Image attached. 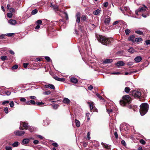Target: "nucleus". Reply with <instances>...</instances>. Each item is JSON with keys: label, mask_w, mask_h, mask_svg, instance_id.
<instances>
[{"label": "nucleus", "mask_w": 150, "mask_h": 150, "mask_svg": "<svg viewBox=\"0 0 150 150\" xmlns=\"http://www.w3.org/2000/svg\"><path fill=\"white\" fill-rule=\"evenodd\" d=\"M58 106L59 105L58 104H56L52 105V107L53 109H56L57 108Z\"/></svg>", "instance_id": "42"}, {"label": "nucleus", "mask_w": 150, "mask_h": 150, "mask_svg": "<svg viewBox=\"0 0 150 150\" xmlns=\"http://www.w3.org/2000/svg\"><path fill=\"white\" fill-rule=\"evenodd\" d=\"M25 133L24 131L17 130L14 132V134L16 136H21L23 135Z\"/></svg>", "instance_id": "6"}, {"label": "nucleus", "mask_w": 150, "mask_h": 150, "mask_svg": "<svg viewBox=\"0 0 150 150\" xmlns=\"http://www.w3.org/2000/svg\"><path fill=\"white\" fill-rule=\"evenodd\" d=\"M28 64H29L28 63H24L23 64V66L25 68H26L27 67L28 65Z\"/></svg>", "instance_id": "63"}, {"label": "nucleus", "mask_w": 150, "mask_h": 150, "mask_svg": "<svg viewBox=\"0 0 150 150\" xmlns=\"http://www.w3.org/2000/svg\"><path fill=\"white\" fill-rule=\"evenodd\" d=\"M29 98L30 99H36V97L35 96H29Z\"/></svg>", "instance_id": "61"}, {"label": "nucleus", "mask_w": 150, "mask_h": 150, "mask_svg": "<svg viewBox=\"0 0 150 150\" xmlns=\"http://www.w3.org/2000/svg\"><path fill=\"white\" fill-rule=\"evenodd\" d=\"M18 68V66L17 65L15 64L12 67V69H16Z\"/></svg>", "instance_id": "47"}, {"label": "nucleus", "mask_w": 150, "mask_h": 150, "mask_svg": "<svg viewBox=\"0 0 150 150\" xmlns=\"http://www.w3.org/2000/svg\"><path fill=\"white\" fill-rule=\"evenodd\" d=\"M38 12V10L37 9H35L33 10L31 13L32 15H35Z\"/></svg>", "instance_id": "31"}, {"label": "nucleus", "mask_w": 150, "mask_h": 150, "mask_svg": "<svg viewBox=\"0 0 150 150\" xmlns=\"http://www.w3.org/2000/svg\"><path fill=\"white\" fill-rule=\"evenodd\" d=\"M4 111L6 114H7L8 113V109L7 107H6L4 109Z\"/></svg>", "instance_id": "59"}, {"label": "nucleus", "mask_w": 150, "mask_h": 150, "mask_svg": "<svg viewBox=\"0 0 150 150\" xmlns=\"http://www.w3.org/2000/svg\"><path fill=\"white\" fill-rule=\"evenodd\" d=\"M30 104H31L32 105H35L36 104V103L35 101H34L33 100H30Z\"/></svg>", "instance_id": "37"}, {"label": "nucleus", "mask_w": 150, "mask_h": 150, "mask_svg": "<svg viewBox=\"0 0 150 150\" xmlns=\"http://www.w3.org/2000/svg\"><path fill=\"white\" fill-rule=\"evenodd\" d=\"M5 148L6 150H12V148L10 146H6Z\"/></svg>", "instance_id": "46"}, {"label": "nucleus", "mask_w": 150, "mask_h": 150, "mask_svg": "<svg viewBox=\"0 0 150 150\" xmlns=\"http://www.w3.org/2000/svg\"><path fill=\"white\" fill-rule=\"evenodd\" d=\"M125 62L122 61H119L115 63V65L117 67H119L120 66H122L124 65Z\"/></svg>", "instance_id": "8"}, {"label": "nucleus", "mask_w": 150, "mask_h": 150, "mask_svg": "<svg viewBox=\"0 0 150 150\" xmlns=\"http://www.w3.org/2000/svg\"><path fill=\"white\" fill-rule=\"evenodd\" d=\"M142 60V58L141 56H139L136 57L134 59V62L136 63L139 62Z\"/></svg>", "instance_id": "13"}, {"label": "nucleus", "mask_w": 150, "mask_h": 150, "mask_svg": "<svg viewBox=\"0 0 150 150\" xmlns=\"http://www.w3.org/2000/svg\"><path fill=\"white\" fill-rule=\"evenodd\" d=\"M26 99L23 97L21 98L20 99V100L21 102H25L26 101Z\"/></svg>", "instance_id": "57"}, {"label": "nucleus", "mask_w": 150, "mask_h": 150, "mask_svg": "<svg viewBox=\"0 0 150 150\" xmlns=\"http://www.w3.org/2000/svg\"><path fill=\"white\" fill-rule=\"evenodd\" d=\"M121 143L124 146H125L126 145V144L125 141L124 140H122L121 141Z\"/></svg>", "instance_id": "53"}, {"label": "nucleus", "mask_w": 150, "mask_h": 150, "mask_svg": "<svg viewBox=\"0 0 150 150\" xmlns=\"http://www.w3.org/2000/svg\"><path fill=\"white\" fill-rule=\"evenodd\" d=\"M131 94L135 97L139 98L140 96H144L143 91L141 90H134L131 92Z\"/></svg>", "instance_id": "4"}, {"label": "nucleus", "mask_w": 150, "mask_h": 150, "mask_svg": "<svg viewBox=\"0 0 150 150\" xmlns=\"http://www.w3.org/2000/svg\"><path fill=\"white\" fill-rule=\"evenodd\" d=\"M49 87H50L51 89H55V88L54 86L52 84H49Z\"/></svg>", "instance_id": "51"}, {"label": "nucleus", "mask_w": 150, "mask_h": 150, "mask_svg": "<svg viewBox=\"0 0 150 150\" xmlns=\"http://www.w3.org/2000/svg\"><path fill=\"white\" fill-rule=\"evenodd\" d=\"M30 139H33L31 138H25L23 139L21 144L23 145L28 144L29 142Z\"/></svg>", "instance_id": "7"}, {"label": "nucleus", "mask_w": 150, "mask_h": 150, "mask_svg": "<svg viewBox=\"0 0 150 150\" xmlns=\"http://www.w3.org/2000/svg\"><path fill=\"white\" fill-rule=\"evenodd\" d=\"M137 72V71H131L129 72H126L125 73V75H131L133 73H136Z\"/></svg>", "instance_id": "20"}, {"label": "nucleus", "mask_w": 150, "mask_h": 150, "mask_svg": "<svg viewBox=\"0 0 150 150\" xmlns=\"http://www.w3.org/2000/svg\"><path fill=\"white\" fill-rule=\"evenodd\" d=\"M133 64V62H129L127 63V65L128 66H132Z\"/></svg>", "instance_id": "54"}, {"label": "nucleus", "mask_w": 150, "mask_h": 150, "mask_svg": "<svg viewBox=\"0 0 150 150\" xmlns=\"http://www.w3.org/2000/svg\"><path fill=\"white\" fill-rule=\"evenodd\" d=\"M52 145L53 146H55V147H57L58 146V144L56 142H54L52 143Z\"/></svg>", "instance_id": "58"}, {"label": "nucleus", "mask_w": 150, "mask_h": 150, "mask_svg": "<svg viewBox=\"0 0 150 150\" xmlns=\"http://www.w3.org/2000/svg\"><path fill=\"white\" fill-rule=\"evenodd\" d=\"M100 10L97 9L93 12V13L95 15H97L100 13Z\"/></svg>", "instance_id": "24"}, {"label": "nucleus", "mask_w": 150, "mask_h": 150, "mask_svg": "<svg viewBox=\"0 0 150 150\" xmlns=\"http://www.w3.org/2000/svg\"><path fill=\"white\" fill-rule=\"evenodd\" d=\"M29 126L28 125V123L27 122H21L19 129L20 130H23L24 129L22 127V126L25 128V129L26 128H27V127H28Z\"/></svg>", "instance_id": "5"}, {"label": "nucleus", "mask_w": 150, "mask_h": 150, "mask_svg": "<svg viewBox=\"0 0 150 150\" xmlns=\"http://www.w3.org/2000/svg\"><path fill=\"white\" fill-rule=\"evenodd\" d=\"M25 129L28 130L31 132H33L34 131V127L30 126L28 127L27 128H26Z\"/></svg>", "instance_id": "18"}, {"label": "nucleus", "mask_w": 150, "mask_h": 150, "mask_svg": "<svg viewBox=\"0 0 150 150\" xmlns=\"http://www.w3.org/2000/svg\"><path fill=\"white\" fill-rule=\"evenodd\" d=\"M135 36L134 35H130L128 38V40L129 41L134 43Z\"/></svg>", "instance_id": "11"}, {"label": "nucleus", "mask_w": 150, "mask_h": 150, "mask_svg": "<svg viewBox=\"0 0 150 150\" xmlns=\"http://www.w3.org/2000/svg\"><path fill=\"white\" fill-rule=\"evenodd\" d=\"M125 0H116V3L118 5H120L121 4L124 2Z\"/></svg>", "instance_id": "25"}, {"label": "nucleus", "mask_w": 150, "mask_h": 150, "mask_svg": "<svg viewBox=\"0 0 150 150\" xmlns=\"http://www.w3.org/2000/svg\"><path fill=\"white\" fill-rule=\"evenodd\" d=\"M19 144V143L18 142L16 141L15 142L12 144V146L13 147H17Z\"/></svg>", "instance_id": "28"}, {"label": "nucleus", "mask_w": 150, "mask_h": 150, "mask_svg": "<svg viewBox=\"0 0 150 150\" xmlns=\"http://www.w3.org/2000/svg\"><path fill=\"white\" fill-rule=\"evenodd\" d=\"M8 23L11 25H15L16 23V21L15 20L11 19L8 21Z\"/></svg>", "instance_id": "16"}, {"label": "nucleus", "mask_w": 150, "mask_h": 150, "mask_svg": "<svg viewBox=\"0 0 150 150\" xmlns=\"http://www.w3.org/2000/svg\"><path fill=\"white\" fill-rule=\"evenodd\" d=\"M4 93L6 95L8 96L10 95L11 92L9 91H7L5 92Z\"/></svg>", "instance_id": "50"}, {"label": "nucleus", "mask_w": 150, "mask_h": 150, "mask_svg": "<svg viewBox=\"0 0 150 150\" xmlns=\"http://www.w3.org/2000/svg\"><path fill=\"white\" fill-rule=\"evenodd\" d=\"M110 21V17H109L105 18L104 22L106 25H109V24Z\"/></svg>", "instance_id": "22"}, {"label": "nucleus", "mask_w": 150, "mask_h": 150, "mask_svg": "<svg viewBox=\"0 0 150 150\" xmlns=\"http://www.w3.org/2000/svg\"><path fill=\"white\" fill-rule=\"evenodd\" d=\"M144 7L139 8H138V11L139 12H144L146 11L147 8V7L144 5H143Z\"/></svg>", "instance_id": "12"}, {"label": "nucleus", "mask_w": 150, "mask_h": 150, "mask_svg": "<svg viewBox=\"0 0 150 150\" xmlns=\"http://www.w3.org/2000/svg\"><path fill=\"white\" fill-rule=\"evenodd\" d=\"M8 17L9 18H11L13 16V14L11 13H8L7 14Z\"/></svg>", "instance_id": "44"}, {"label": "nucleus", "mask_w": 150, "mask_h": 150, "mask_svg": "<svg viewBox=\"0 0 150 150\" xmlns=\"http://www.w3.org/2000/svg\"><path fill=\"white\" fill-rule=\"evenodd\" d=\"M51 93V92L50 91H45V92L43 93V94L45 95H48L50 94Z\"/></svg>", "instance_id": "49"}, {"label": "nucleus", "mask_w": 150, "mask_h": 150, "mask_svg": "<svg viewBox=\"0 0 150 150\" xmlns=\"http://www.w3.org/2000/svg\"><path fill=\"white\" fill-rule=\"evenodd\" d=\"M5 36H6V34L1 35H0V39H5Z\"/></svg>", "instance_id": "38"}, {"label": "nucleus", "mask_w": 150, "mask_h": 150, "mask_svg": "<svg viewBox=\"0 0 150 150\" xmlns=\"http://www.w3.org/2000/svg\"><path fill=\"white\" fill-rule=\"evenodd\" d=\"M103 5L104 6V7H107L108 5V2H104L103 3Z\"/></svg>", "instance_id": "52"}, {"label": "nucleus", "mask_w": 150, "mask_h": 150, "mask_svg": "<svg viewBox=\"0 0 150 150\" xmlns=\"http://www.w3.org/2000/svg\"><path fill=\"white\" fill-rule=\"evenodd\" d=\"M146 44L147 45H150V40H146L145 41Z\"/></svg>", "instance_id": "60"}, {"label": "nucleus", "mask_w": 150, "mask_h": 150, "mask_svg": "<svg viewBox=\"0 0 150 150\" xmlns=\"http://www.w3.org/2000/svg\"><path fill=\"white\" fill-rule=\"evenodd\" d=\"M87 103L89 105V106L90 108L91 111V112H92V110L93 109V102H88Z\"/></svg>", "instance_id": "17"}, {"label": "nucleus", "mask_w": 150, "mask_h": 150, "mask_svg": "<svg viewBox=\"0 0 150 150\" xmlns=\"http://www.w3.org/2000/svg\"><path fill=\"white\" fill-rule=\"evenodd\" d=\"M80 13L78 12L76 15V22L79 23L80 21Z\"/></svg>", "instance_id": "9"}, {"label": "nucleus", "mask_w": 150, "mask_h": 150, "mask_svg": "<svg viewBox=\"0 0 150 150\" xmlns=\"http://www.w3.org/2000/svg\"><path fill=\"white\" fill-rule=\"evenodd\" d=\"M128 51L131 53H133L136 52V51L132 47H130L128 50Z\"/></svg>", "instance_id": "27"}, {"label": "nucleus", "mask_w": 150, "mask_h": 150, "mask_svg": "<svg viewBox=\"0 0 150 150\" xmlns=\"http://www.w3.org/2000/svg\"><path fill=\"white\" fill-rule=\"evenodd\" d=\"M97 39L99 42L106 45H109L111 43L112 40V38H106L100 35L98 36Z\"/></svg>", "instance_id": "1"}, {"label": "nucleus", "mask_w": 150, "mask_h": 150, "mask_svg": "<svg viewBox=\"0 0 150 150\" xmlns=\"http://www.w3.org/2000/svg\"><path fill=\"white\" fill-rule=\"evenodd\" d=\"M102 145H103V147L106 148L107 149H110L111 145L109 144H107L105 143H103L102 142L101 143Z\"/></svg>", "instance_id": "10"}, {"label": "nucleus", "mask_w": 150, "mask_h": 150, "mask_svg": "<svg viewBox=\"0 0 150 150\" xmlns=\"http://www.w3.org/2000/svg\"><path fill=\"white\" fill-rule=\"evenodd\" d=\"M36 103V105H41L44 104V103L42 102H37Z\"/></svg>", "instance_id": "43"}, {"label": "nucleus", "mask_w": 150, "mask_h": 150, "mask_svg": "<svg viewBox=\"0 0 150 150\" xmlns=\"http://www.w3.org/2000/svg\"><path fill=\"white\" fill-rule=\"evenodd\" d=\"M87 138L88 139H91L90 132H88L87 133Z\"/></svg>", "instance_id": "62"}, {"label": "nucleus", "mask_w": 150, "mask_h": 150, "mask_svg": "<svg viewBox=\"0 0 150 150\" xmlns=\"http://www.w3.org/2000/svg\"><path fill=\"white\" fill-rule=\"evenodd\" d=\"M14 34V33H8L6 34V36H7L8 37H11Z\"/></svg>", "instance_id": "39"}, {"label": "nucleus", "mask_w": 150, "mask_h": 150, "mask_svg": "<svg viewBox=\"0 0 150 150\" xmlns=\"http://www.w3.org/2000/svg\"><path fill=\"white\" fill-rule=\"evenodd\" d=\"M89 115L90 113H87L86 114V115L87 118V121H88L90 120Z\"/></svg>", "instance_id": "45"}, {"label": "nucleus", "mask_w": 150, "mask_h": 150, "mask_svg": "<svg viewBox=\"0 0 150 150\" xmlns=\"http://www.w3.org/2000/svg\"><path fill=\"white\" fill-rule=\"evenodd\" d=\"M9 103V101L8 100H5L3 102L2 104L3 105H4L6 104H8Z\"/></svg>", "instance_id": "48"}, {"label": "nucleus", "mask_w": 150, "mask_h": 150, "mask_svg": "<svg viewBox=\"0 0 150 150\" xmlns=\"http://www.w3.org/2000/svg\"><path fill=\"white\" fill-rule=\"evenodd\" d=\"M135 33L139 35H143V32L141 30H136L135 31Z\"/></svg>", "instance_id": "34"}, {"label": "nucleus", "mask_w": 150, "mask_h": 150, "mask_svg": "<svg viewBox=\"0 0 150 150\" xmlns=\"http://www.w3.org/2000/svg\"><path fill=\"white\" fill-rule=\"evenodd\" d=\"M130 90V88L128 87H126L125 89V91L127 93H129Z\"/></svg>", "instance_id": "33"}, {"label": "nucleus", "mask_w": 150, "mask_h": 150, "mask_svg": "<svg viewBox=\"0 0 150 150\" xmlns=\"http://www.w3.org/2000/svg\"><path fill=\"white\" fill-rule=\"evenodd\" d=\"M148 105L146 103H143L140 105L139 112L141 115H144L147 112L148 110Z\"/></svg>", "instance_id": "2"}, {"label": "nucleus", "mask_w": 150, "mask_h": 150, "mask_svg": "<svg viewBox=\"0 0 150 150\" xmlns=\"http://www.w3.org/2000/svg\"><path fill=\"white\" fill-rule=\"evenodd\" d=\"M37 24H41L42 23V21L41 20H39L36 21Z\"/></svg>", "instance_id": "64"}, {"label": "nucleus", "mask_w": 150, "mask_h": 150, "mask_svg": "<svg viewBox=\"0 0 150 150\" xmlns=\"http://www.w3.org/2000/svg\"><path fill=\"white\" fill-rule=\"evenodd\" d=\"M142 41V39L141 38H136L134 39V42H141V43Z\"/></svg>", "instance_id": "15"}, {"label": "nucleus", "mask_w": 150, "mask_h": 150, "mask_svg": "<svg viewBox=\"0 0 150 150\" xmlns=\"http://www.w3.org/2000/svg\"><path fill=\"white\" fill-rule=\"evenodd\" d=\"M81 20L83 21H86L87 19V16L86 15H83L81 17Z\"/></svg>", "instance_id": "30"}, {"label": "nucleus", "mask_w": 150, "mask_h": 150, "mask_svg": "<svg viewBox=\"0 0 150 150\" xmlns=\"http://www.w3.org/2000/svg\"><path fill=\"white\" fill-rule=\"evenodd\" d=\"M64 103L66 104H69L70 103V101L68 98H65L63 100Z\"/></svg>", "instance_id": "23"}, {"label": "nucleus", "mask_w": 150, "mask_h": 150, "mask_svg": "<svg viewBox=\"0 0 150 150\" xmlns=\"http://www.w3.org/2000/svg\"><path fill=\"white\" fill-rule=\"evenodd\" d=\"M54 78L56 80L60 81H64L65 80V79L64 78H60L57 76L55 77Z\"/></svg>", "instance_id": "14"}, {"label": "nucleus", "mask_w": 150, "mask_h": 150, "mask_svg": "<svg viewBox=\"0 0 150 150\" xmlns=\"http://www.w3.org/2000/svg\"><path fill=\"white\" fill-rule=\"evenodd\" d=\"M53 9L55 11H59L60 10L59 9L58 6L57 5H55L54 6V7L53 8Z\"/></svg>", "instance_id": "32"}, {"label": "nucleus", "mask_w": 150, "mask_h": 150, "mask_svg": "<svg viewBox=\"0 0 150 150\" xmlns=\"http://www.w3.org/2000/svg\"><path fill=\"white\" fill-rule=\"evenodd\" d=\"M125 32L126 35H128L130 32V30L128 29H126L125 30Z\"/></svg>", "instance_id": "41"}, {"label": "nucleus", "mask_w": 150, "mask_h": 150, "mask_svg": "<svg viewBox=\"0 0 150 150\" xmlns=\"http://www.w3.org/2000/svg\"><path fill=\"white\" fill-rule=\"evenodd\" d=\"M112 62V59H105L103 62L105 64L110 63Z\"/></svg>", "instance_id": "19"}, {"label": "nucleus", "mask_w": 150, "mask_h": 150, "mask_svg": "<svg viewBox=\"0 0 150 150\" xmlns=\"http://www.w3.org/2000/svg\"><path fill=\"white\" fill-rule=\"evenodd\" d=\"M71 81L72 82L74 83H77L78 81L77 79L74 77H72L71 79Z\"/></svg>", "instance_id": "21"}, {"label": "nucleus", "mask_w": 150, "mask_h": 150, "mask_svg": "<svg viewBox=\"0 0 150 150\" xmlns=\"http://www.w3.org/2000/svg\"><path fill=\"white\" fill-rule=\"evenodd\" d=\"M75 121L76 126L77 127H79L80 125V121L76 119H75Z\"/></svg>", "instance_id": "26"}, {"label": "nucleus", "mask_w": 150, "mask_h": 150, "mask_svg": "<svg viewBox=\"0 0 150 150\" xmlns=\"http://www.w3.org/2000/svg\"><path fill=\"white\" fill-rule=\"evenodd\" d=\"M11 108H12L14 105V103L13 101H11L9 104Z\"/></svg>", "instance_id": "55"}, {"label": "nucleus", "mask_w": 150, "mask_h": 150, "mask_svg": "<svg viewBox=\"0 0 150 150\" xmlns=\"http://www.w3.org/2000/svg\"><path fill=\"white\" fill-rule=\"evenodd\" d=\"M96 96L98 98L101 100H104V99L103 98L102 96L98 93L96 94Z\"/></svg>", "instance_id": "35"}, {"label": "nucleus", "mask_w": 150, "mask_h": 150, "mask_svg": "<svg viewBox=\"0 0 150 150\" xmlns=\"http://www.w3.org/2000/svg\"><path fill=\"white\" fill-rule=\"evenodd\" d=\"M45 59L47 60V61L48 62H51L52 61L51 59H50V58L49 57H48V56H45Z\"/></svg>", "instance_id": "36"}, {"label": "nucleus", "mask_w": 150, "mask_h": 150, "mask_svg": "<svg viewBox=\"0 0 150 150\" xmlns=\"http://www.w3.org/2000/svg\"><path fill=\"white\" fill-rule=\"evenodd\" d=\"M1 59L2 61L8 60L7 57L5 56H2L1 57Z\"/></svg>", "instance_id": "29"}, {"label": "nucleus", "mask_w": 150, "mask_h": 150, "mask_svg": "<svg viewBox=\"0 0 150 150\" xmlns=\"http://www.w3.org/2000/svg\"><path fill=\"white\" fill-rule=\"evenodd\" d=\"M107 112L110 114L112 112V109H107Z\"/></svg>", "instance_id": "56"}, {"label": "nucleus", "mask_w": 150, "mask_h": 150, "mask_svg": "<svg viewBox=\"0 0 150 150\" xmlns=\"http://www.w3.org/2000/svg\"><path fill=\"white\" fill-rule=\"evenodd\" d=\"M122 100L120 101V103L122 106L126 105L127 103L130 102L129 96L128 95H125L122 97Z\"/></svg>", "instance_id": "3"}, {"label": "nucleus", "mask_w": 150, "mask_h": 150, "mask_svg": "<svg viewBox=\"0 0 150 150\" xmlns=\"http://www.w3.org/2000/svg\"><path fill=\"white\" fill-rule=\"evenodd\" d=\"M140 142L142 144H143V145H144L146 144V142L145 141H144V140L143 139H141L140 140Z\"/></svg>", "instance_id": "40"}]
</instances>
